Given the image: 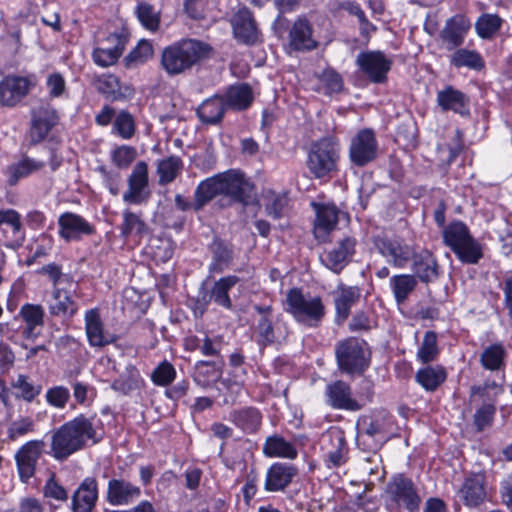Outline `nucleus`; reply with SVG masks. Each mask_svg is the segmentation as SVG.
<instances>
[{
    "instance_id": "obj_19",
    "label": "nucleus",
    "mask_w": 512,
    "mask_h": 512,
    "mask_svg": "<svg viewBox=\"0 0 512 512\" xmlns=\"http://www.w3.org/2000/svg\"><path fill=\"white\" fill-rule=\"evenodd\" d=\"M356 62L361 71L374 83L385 81L392 65V60L380 51L362 52L357 56Z\"/></svg>"
},
{
    "instance_id": "obj_2",
    "label": "nucleus",
    "mask_w": 512,
    "mask_h": 512,
    "mask_svg": "<svg viewBox=\"0 0 512 512\" xmlns=\"http://www.w3.org/2000/svg\"><path fill=\"white\" fill-rule=\"evenodd\" d=\"M88 441L96 443L94 418L83 414L61 425L52 435L51 453L57 460L67 459L83 449Z\"/></svg>"
},
{
    "instance_id": "obj_13",
    "label": "nucleus",
    "mask_w": 512,
    "mask_h": 512,
    "mask_svg": "<svg viewBox=\"0 0 512 512\" xmlns=\"http://www.w3.org/2000/svg\"><path fill=\"white\" fill-rule=\"evenodd\" d=\"M378 155V142L371 129L360 130L351 140L349 146L350 161L363 167L374 161Z\"/></svg>"
},
{
    "instance_id": "obj_10",
    "label": "nucleus",
    "mask_w": 512,
    "mask_h": 512,
    "mask_svg": "<svg viewBox=\"0 0 512 512\" xmlns=\"http://www.w3.org/2000/svg\"><path fill=\"white\" fill-rule=\"evenodd\" d=\"M388 500L399 509L418 511L422 499L413 481L403 474L395 475L387 484Z\"/></svg>"
},
{
    "instance_id": "obj_52",
    "label": "nucleus",
    "mask_w": 512,
    "mask_h": 512,
    "mask_svg": "<svg viewBox=\"0 0 512 512\" xmlns=\"http://www.w3.org/2000/svg\"><path fill=\"white\" fill-rule=\"evenodd\" d=\"M135 14L145 29L151 32L158 30L160 24V12L157 11L154 6L146 2H140L136 6Z\"/></svg>"
},
{
    "instance_id": "obj_43",
    "label": "nucleus",
    "mask_w": 512,
    "mask_h": 512,
    "mask_svg": "<svg viewBox=\"0 0 512 512\" xmlns=\"http://www.w3.org/2000/svg\"><path fill=\"white\" fill-rule=\"evenodd\" d=\"M223 98L227 107L234 110H244L251 105L254 95L250 85L240 83L230 86Z\"/></svg>"
},
{
    "instance_id": "obj_39",
    "label": "nucleus",
    "mask_w": 512,
    "mask_h": 512,
    "mask_svg": "<svg viewBox=\"0 0 512 512\" xmlns=\"http://www.w3.org/2000/svg\"><path fill=\"white\" fill-rule=\"evenodd\" d=\"M107 40L110 41L113 46L99 47L93 51V60L101 67H108L116 63L125 46L124 39L118 34L110 35Z\"/></svg>"
},
{
    "instance_id": "obj_53",
    "label": "nucleus",
    "mask_w": 512,
    "mask_h": 512,
    "mask_svg": "<svg viewBox=\"0 0 512 512\" xmlns=\"http://www.w3.org/2000/svg\"><path fill=\"white\" fill-rule=\"evenodd\" d=\"M11 385L17 391L16 397L27 402L33 401L41 392V386L34 385L27 376L22 374L18 375Z\"/></svg>"
},
{
    "instance_id": "obj_7",
    "label": "nucleus",
    "mask_w": 512,
    "mask_h": 512,
    "mask_svg": "<svg viewBox=\"0 0 512 512\" xmlns=\"http://www.w3.org/2000/svg\"><path fill=\"white\" fill-rule=\"evenodd\" d=\"M443 241L463 263L477 264L483 257L481 244L461 221H454L443 229Z\"/></svg>"
},
{
    "instance_id": "obj_11",
    "label": "nucleus",
    "mask_w": 512,
    "mask_h": 512,
    "mask_svg": "<svg viewBox=\"0 0 512 512\" xmlns=\"http://www.w3.org/2000/svg\"><path fill=\"white\" fill-rule=\"evenodd\" d=\"M359 425L358 439L367 445L368 449L377 450L388 440L391 420L386 414L365 417Z\"/></svg>"
},
{
    "instance_id": "obj_58",
    "label": "nucleus",
    "mask_w": 512,
    "mask_h": 512,
    "mask_svg": "<svg viewBox=\"0 0 512 512\" xmlns=\"http://www.w3.org/2000/svg\"><path fill=\"white\" fill-rule=\"evenodd\" d=\"M96 89L107 98L115 99L120 94L119 80L112 74H102L95 81Z\"/></svg>"
},
{
    "instance_id": "obj_25",
    "label": "nucleus",
    "mask_w": 512,
    "mask_h": 512,
    "mask_svg": "<svg viewBox=\"0 0 512 512\" xmlns=\"http://www.w3.org/2000/svg\"><path fill=\"white\" fill-rule=\"evenodd\" d=\"M325 453V463L328 468L339 467L347 459V442L344 432L340 429L328 431L323 436Z\"/></svg>"
},
{
    "instance_id": "obj_17",
    "label": "nucleus",
    "mask_w": 512,
    "mask_h": 512,
    "mask_svg": "<svg viewBox=\"0 0 512 512\" xmlns=\"http://www.w3.org/2000/svg\"><path fill=\"white\" fill-rule=\"evenodd\" d=\"M25 231L20 214L13 209L0 210V242L7 248L22 246Z\"/></svg>"
},
{
    "instance_id": "obj_15",
    "label": "nucleus",
    "mask_w": 512,
    "mask_h": 512,
    "mask_svg": "<svg viewBox=\"0 0 512 512\" xmlns=\"http://www.w3.org/2000/svg\"><path fill=\"white\" fill-rule=\"evenodd\" d=\"M45 448L43 440H30L23 444L15 453L17 472L23 483H28L35 475L36 465Z\"/></svg>"
},
{
    "instance_id": "obj_27",
    "label": "nucleus",
    "mask_w": 512,
    "mask_h": 512,
    "mask_svg": "<svg viewBox=\"0 0 512 512\" xmlns=\"http://www.w3.org/2000/svg\"><path fill=\"white\" fill-rule=\"evenodd\" d=\"M57 111L49 106H41L33 112L30 128V138L33 143L43 141L51 129L58 123Z\"/></svg>"
},
{
    "instance_id": "obj_14",
    "label": "nucleus",
    "mask_w": 512,
    "mask_h": 512,
    "mask_svg": "<svg viewBox=\"0 0 512 512\" xmlns=\"http://www.w3.org/2000/svg\"><path fill=\"white\" fill-rule=\"evenodd\" d=\"M128 188L123 193V201L128 204L140 205L150 197L148 165L145 161H138L127 179Z\"/></svg>"
},
{
    "instance_id": "obj_31",
    "label": "nucleus",
    "mask_w": 512,
    "mask_h": 512,
    "mask_svg": "<svg viewBox=\"0 0 512 512\" xmlns=\"http://www.w3.org/2000/svg\"><path fill=\"white\" fill-rule=\"evenodd\" d=\"M98 499V483L94 477H86L72 495L73 512H92Z\"/></svg>"
},
{
    "instance_id": "obj_16",
    "label": "nucleus",
    "mask_w": 512,
    "mask_h": 512,
    "mask_svg": "<svg viewBox=\"0 0 512 512\" xmlns=\"http://www.w3.org/2000/svg\"><path fill=\"white\" fill-rule=\"evenodd\" d=\"M377 251L395 268H405L411 260L413 249L398 238L377 237L374 240Z\"/></svg>"
},
{
    "instance_id": "obj_57",
    "label": "nucleus",
    "mask_w": 512,
    "mask_h": 512,
    "mask_svg": "<svg viewBox=\"0 0 512 512\" xmlns=\"http://www.w3.org/2000/svg\"><path fill=\"white\" fill-rule=\"evenodd\" d=\"M175 378L176 370L167 360L160 362L151 374V380L156 386H168Z\"/></svg>"
},
{
    "instance_id": "obj_21",
    "label": "nucleus",
    "mask_w": 512,
    "mask_h": 512,
    "mask_svg": "<svg viewBox=\"0 0 512 512\" xmlns=\"http://www.w3.org/2000/svg\"><path fill=\"white\" fill-rule=\"evenodd\" d=\"M288 47L291 51L308 52L318 47L313 35L312 24L304 17H298L288 33Z\"/></svg>"
},
{
    "instance_id": "obj_55",
    "label": "nucleus",
    "mask_w": 512,
    "mask_h": 512,
    "mask_svg": "<svg viewBox=\"0 0 512 512\" xmlns=\"http://www.w3.org/2000/svg\"><path fill=\"white\" fill-rule=\"evenodd\" d=\"M136 157V148L129 145L118 146L111 152V162L119 169H127Z\"/></svg>"
},
{
    "instance_id": "obj_48",
    "label": "nucleus",
    "mask_w": 512,
    "mask_h": 512,
    "mask_svg": "<svg viewBox=\"0 0 512 512\" xmlns=\"http://www.w3.org/2000/svg\"><path fill=\"white\" fill-rule=\"evenodd\" d=\"M506 351L502 344L495 343L486 347L480 355V363L486 370L498 371L505 366Z\"/></svg>"
},
{
    "instance_id": "obj_8",
    "label": "nucleus",
    "mask_w": 512,
    "mask_h": 512,
    "mask_svg": "<svg viewBox=\"0 0 512 512\" xmlns=\"http://www.w3.org/2000/svg\"><path fill=\"white\" fill-rule=\"evenodd\" d=\"M254 310L258 317L253 326V333L259 347L265 348L286 341L289 336L288 326L285 322L273 319L271 306L255 305Z\"/></svg>"
},
{
    "instance_id": "obj_4",
    "label": "nucleus",
    "mask_w": 512,
    "mask_h": 512,
    "mask_svg": "<svg viewBox=\"0 0 512 512\" xmlns=\"http://www.w3.org/2000/svg\"><path fill=\"white\" fill-rule=\"evenodd\" d=\"M285 311L296 322L306 327H317L326 314V308L320 296L304 294L298 288H292L287 292Z\"/></svg>"
},
{
    "instance_id": "obj_3",
    "label": "nucleus",
    "mask_w": 512,
    "mask_h": 512,
    "mask_svg": "<svg viewBox=\"0 0 512 512\" xmlns=\"http://www.w3.org/2000/svg\"><path fill=\"white\" fill-rule=\"evenodd\" d=\"M211 47L199 40L183 39L162 50L161 67L169 76L185 73L208 58Z\"/></svg>"
},
{
    "instance_id": "obj_50",
    "label": "nucleus",
    "mask_w": 512,
    "mask_h": 512,
    "mask_svg": "<svg viewBox=\"0 0 512 512\" xmlns=\"http://www.w3.org/2000/svg\"><path fill=\"white\" fill-rule=\"evenodd\" d=\"M502 19L497 14L483 13L475 22L477 35L482 39H491L500 30Z\"/></svg>"
},
{
    "instance_id": "obj_6",
    "label": "nucleus",
    "mask_w": 512,
    "mask_h": 512,
    "mask_svg": "<svg viewBox=\"0 0 512 512\" xmlns=\"http://www.w3.org/2000/svg\"><path fill=\"white\" fill-rule=\"evenodd\" d=\"M339 159V142L333 137H324L311 144L306 164L316 179L330 178L338 171Z\"/></svg>"
},
{
    "instance_id": "obj_46",
    "label": "nucleus",
    "mask_w": 512,
    "mask_h": 512,
    "mask_svg": "<svg viewBox=\"0 0 512 512\" xmlns=\"http://www.w3.org/2000/svg\"><path fill=\"white\" fill-rule=\"evenodd\" d=\"M447 374L442 366H426L417 371L416 382L426 391H435L446 379Z\"/></svg>"
},
{
    "instance_id": "obj_49",
    "label": "nucleus",
    "mask_w": 512,
    "mask_h": 512,
    "mask_svg": "<svg viewBox=\"0 0 512 512\" xmlns=\"http://www.w3.org/2000/svg\"><path fill=\"white\" fill-rule=\"evenodd\" d=\"M183 167V162L178 156H170L158 162L157 173L159 184L166 185L174 181Z\"/></svg>"
},
{
    "instance_id": "obj_18",
    "label": "nucleus",
    "mask_w": 512,
    "mask_h": 512,
    "mask_svg": "<svg viewBox=\"0 0 512 512\" xmlns=\"http://www.w3.org/2000/svg\"><path fill=\"white\" fill-rule=\"evenodd\" d=\"M238 281L239 278L234 275L222 277L214 283L209 294L204 292L201 296H198L196 304L201 310V313L207 309L211 301L224 309L232 310L233 305L229 296V291L237 284Z\"/></svg>"
},
{
    "instance_id": "obj_20",
    "label": "nucleus",
    "mask_w": 512,
    "mask_h": 512,
    "mask_svg": "<svg viewBox=\"0 0 512 512\" xmlns=\"http://www.w3.org/2000/svg\"><path fill=\"white\" fill-rule=\"evenodd\" d=\"M355 247L356 240L352 237H345L334 247L325 251L320 256V260L326 268L338 274L351 261L355 254Z\"/></svg>"
},
{
    "instance_id": "obj_60",
    "label": "nucleus",
    "mask_w": 512,
    "mask_h": 512,
    "mask_svg": "<svg viewBox=\"0 0 512 512\" xmlns=\"http://www.w3.org/2000/svg\"><path fill=\"white\" fill-rule=\"evenodd\" d=\"M43 495L46 499L64 503L68 500V491L51 474L43 486Z\"/></svg>"
},
{
    "instance_id": "obj_9",
    "label": "nucleus",
    "mask_w": 512,
    "mask_h": 512,
    "mask_svg": "<svg viewBox=\"0 0 512 512\" xmlns=\"http://www.w3.org/2000/svg\"><path fill=\"white\" fill-rule=\"evenodd\" d=\"M364 390L358 398H354L350 385L342 380H337L326 385L325 401L333 409L359 411L371 401L373 395L369 382L365 383Z\"/></svg>"
},
{
    "instance_id": "obj_47",
    "label": "nucleus",
    "mask_w": 512,
    "mask_h": 512,
    "mask_svg": "<svg viewBox=\"0 0 512 512\" xmlns=\"http://www.w3.org/2000/svg\"><path fill=\"white\" fill-rule=\"evenodd\" d=\"M144 384L145 381L139 371L135 368H130L125 374L120 375L113 381L111 388L123 395H129L142 389Z\"/></svg>"
},
{
    "instance_id": "obj_42",
    "label": "nucleus",
    "mask_w": 512,
    "mask_h": 512,
    "mask_svg": "<svg viewBox=\"0 0 512 512\" xmlns=\"http://www.w3.org/2000/svg\"><path fill=\"white\" fill-rule=\"evenodd\" d=\"M263 454L270 458H285L293 460L297 457L296 447L282 436L272 435L263 444Z\"/></svg>"
},
{
    "instance_id": "obj_56",
    "label": "nucleus",
    "mask_w": 512,
    "mask_h": 512,
    "mask_svg": "<svg viewBox=\"0 0 512 512\" xmlns=\"http://www.w3.org/2000/svg\"><path fill=\"white\" fill-rule=\"evenodd\" d=\"M318 78L322 86L321 89L326 95L338 93L343 88L341 75L331 68L325 69Z\"/></svg>"
},
{
    "instance_id": "obj_32",
    "label": "nucleus",
    "mask_w": 512,
    "mask_h": 512,
    "mask_svg": "<svg viewBox=\"0 0 512 512\" xmlns=\"http://www.w3.org/2000/svg\"><path fill=\"white\" fill-rule=\"evenodd\" d=\"M48 309L52 316L71 319L79 311V304L68 290L54 287Z\"/></svg>"
},
{
    "instance_id": "obj_40",
    "label": "nucleus",
    "mask_w": 512,
    "mask_h": 512,
    "mask_svg": "<svg viewBox=\"0 0 512 512\" xmlns=\"http://www.w3.org/2000/svg\"><path fill=\"white\" fill-rule=\"evenodd\" d=\"M469 25L462 17H453L449 19L441 31V39L448 50L460 46L465 39Z\"/></svg>"
},
{
    "instance_id": "obj_1",
    "label": "nucleus",
    "mask_w": 512,
    "mask_h": 512,
    "mask_svg": "<svg viewBox=\"0 0 512 512\" xmlns=\"http://www.w3.org/2000/svg\"><path fill=\"white\" fill-rule=\"evenodd\" d=\"M254 190L253 183L237 169L218 173L201 181L196 187L195 210L202 209L217 195L247 206L255 200Z\"/></svg>"
},
{
    "instance_id": "obj_54",
    "label": "nucleus",
    "mask_w": 512,
    "mask_h": 512,
    "mask_svg": "<svg viewBox=\"0 0 512 512\" xmlns=\"http://www.w3.org/2000/svg\"><path fill=\"white\" fill-rule=\"evenodd\" d=\"M438 355L437 336L433 331H427L417 352V359L422 363H429Z\"/></svg>"
},
{
    "instance_id": "obj_12",
    "label": "nucleus",
    "mask_w": 512,
    "mask_h": 512,
    "mask_svg": "<svg viewBox=\"0 0 512 512\" xmlns=\"http://www.w3.org/2000/svg\"><path fill=\"white\" fill-rule=\"evenodd\" d=\"M37 77L9 75L0 81V103L15 106L37 85Z\"/></svg>"
},
{
    "instance_id": "obj_38",
    "label": "nucleus",
    "mask_w": 512,
    "mask_h": 512,
    "mask_svg": "<svg viewBox=\"0 0 512 512\" xmlns=\"http://www.w3.org/2000/svg\"><path fill=\"white\" fill-rule=\"evenodd\" d=\"M44 166V161L35 160L30 157H23L21 160L10 164L5 169L7 183L10 186H14L20 179L28 177L34 172L40 171Z\"/></svg>"
},
{
    "instance_id": "obj_62",
    "label": "nucleus",
    "mask_w": 512,
    "mask_h": 512,
    "mask_svg": "<svg viewBox=\"0 0 512 512\" xmlns=\"http://www.w3.org/2000/svg\"><path fill=\"white\" fill-rule=\"evenodd\" d=\"M35 423L30 417H20L13 421L8 428V437L16 440L34 431Z\"/></svg>"
},
{
    "instance_id": "obj_45",
    "label": "nucleus",
    "mask_w": 512,
    "mask_h": 512,
    "mask_svg": "<svg viewBox=\"0 0 512 512\" xmlns=\"http://www.w3.org/2000/svg\"><path fill=\"white\" fill-rule=\"evenodd\" d=\"M389 284L396 303L403 304L415 290L417 279L411 274H398L390 278Z\"/></svg>"
},
{
    "instance_id": "obj_26",
    "label": "nucleus",
    "mask_w": 512,
    "mask_h": 512,
    "mask_svg": "<svg viewBox=\"0 0 512 512\" xmlns=\"http://www.w3.org/2000/svg\"><path fill=\"white\" fill-rule=\"evenodd\" d=\"M59 235L66 241L79 240L94 232L93 226L82 216L65 212L58 218Z\"/></svg>"
},
{
    "instance_id": "obj_35",
    "label": "nucleus",
    "mask_w": 512,
    "mask_h": 512,
    "mask_svg": "<svg viewBox=\"0 0 512 512\" xmlns=\"http://www.w3.org/2000/svg\"><path fill=\"white\" fill-rule=\"evenodd\" d=\"M19 316L25 323L23 335L28 339L38 337L44 325V308L39 304L26 303L21 306Z\"/></svg>"
},
{
    "instance_id": "obj_61",
    "label": "nucleus",
    "mask_w": 512,
    "mask_h": 512,
    "mask_svg": "<svg viewBox=\"0 0 512 512\" xmlns=\"http://www.w3.org/2000/svg\"><path fill=\"white\" fill-rule=\"evenodd\" d=\"M45 399L52 407L63 409L70 399V391L62 385L53 386L46 391Z\"/></svg>"
},
{
    "instance_id": "obj_34",
    "label": "nucleus",
    "mask_w": 512,
    "mask_h": 512,
    "mask_svg": "<svg viewBox=\"0 0 512 512\" xmlns=\"http://www.w3.org/2000/svg\"><path fill=\"white\" fill-rule=\"evenodd\" d=\"M412 270L416 279L421 282L429 283L438 278L439 266L433 254L428 250H421L418 253L413 252L411 257Z\"/></svg>"
},
{
    "instance_id": "obj_30",
    "label": "nucleus",
    "mask_w": 512,
    "mask_h": 512,
    "mask_svg": "<svg viewBox=\"0 0 512 512\" xmlns=\"http://www.w3.org/2000/svg\"><path fill=\"white\" fill-rule=\"evenodd\" d=\"M437 104L443 111H452L463 117L470 114L469 97L462 91L449 85L437 93Z\"/></svg>"
},
{
    "instance_id": "obj_64",
    "label": "nucleus",
    "mask_w": 512,
    "mask_h": 512,
    "mask_svg": "<svg viewBox=\"0 0 512 512\" xmlns=\"http://www.w3.org/2000/svg\"><path fill=\"white\" fill-rule=\"evenodd\" d=\"M46 86L50 98H60L66 93V82L60 73H52L47 77Z\"/></svg>"
},
{
    "instance_id": "obj_41",
    "label": "nucleus",
    "mask_w": 512,
    "mask_h": 512,
    "mask_svg": "<svg viewBox=\"0 0 512 512\" xmlns=\"http://www.w3.org/2000/svg\"><path fill=\"white\" fill-rule=\"evenodd\" d=\"M226 108L227 105L223 97L213 96L201 103L197 108V115L202 123L214 125L222 120Z\"/></svg>"
},
{
    "instance_id": "obj_51",
    "label": "nucleus",
    "mask_w": 512,
    "mask_h": 512,
    "mask_svg": "<svg viewBox=\"0 0 512 512\" xmlns=\"http://www.w3.org/2000/svg\"><path fill=\"white\" fill-rule=\"evenodd\" d=\"M123 222L121 224V234L123 236H143L148 233V226L142 220L141 214L134 213L126 209L122 213Z\"/></svg>"
},
{
    "instance_id": "obj_59",
    "label": "nucleus",
    "mask_w": 512,
    "mask_h": 512,
    "mask_svg": "<svg viewBox=\"0 0 512 512\" xmlns=\"http://www.w3.org/2000/svg\"><path fill=\"white\" fill-rule=\"evenodd\" d=\"M114 131L123 139H130L135 134L133 117L127 111H121L113 123Z\"/></svg>"
},
{
    "instance_id": "obj_44",
    "label": "nucleus",
    "mask_w": 512,
    "mask_h": 512,
    "mask_svg": "<svg viewBox=\"0 0 512 512\" xmlns=\"http://www.w3.org/2000/svg\"><path fill=\"white\" fill-rule=\"evenodd\" d=\"M450 63L456 68H468L473 71H481L485 67L482 55L476 50L459 48L450 56Z\"/></svg>"
},
{
    "instance_id": "obj_24",
    "label": "nucleus",
    "mask_w": 512,
    "mask_h": 512,
    "mask_svg": "<svg viewBox=\"0 0 512 512\" xmlns=\"http://www.w3.org/2000/svg\"><path fill=\"white\" fill-rule=\"evenodd\" d=\"M298 474L295 465L286 462H275L266 471L264 489L267 492L285 490Z\"/></svg>"
},
{
    "instance_id": "obj_23",
    "label": "nucleus",
    "mask_w": 512,
    "mask_h": 512,
    "mask_svg": "<svg viewBox=\"0 0 512 512\" xmlns=\"http://www.w3.org/2000/svg\"><path fill=\"white\" fill-rule=\"evenodd\" d=\"M316 213L313 233L318 241L325 242L336 228L339 220V209L333 204L312 203Z\"/></svg>"
},
{
    "instance_id": "obj_5",
    "label": "nucleus",
    "mask_w": 512,
    "mask_h": 512,
    "mask_svg": "<svg viewBox=\"0 0 512 512\" xmlns=\"http://www.w3.org/2000/svg\"><path fill=\"white\" fill-rule=\"evenodd\" d=\"M335 356L338 369L350 376L362 375L370 366L368 344L356 337H348L336 344Z\"/></svg>"
},
{
    "instance_id": "obj_33",
    "label": "nucleus",
    "mask_w": 512,
    "mask_h": 512,
    "mask_svg": "<svg viewBox=\"0 0 512 512\" xmlns=\"http://www.w3.org/2000/svg\"><path fill=\"white\" fill-rule=\"evenodd\" d=\"M235 37L244 43H253L257 39V26L252 12L247 7L240 8L231 18Z\"/></svg>"
},
{
    "instance_id": "obj_37",
    "label": "nucleus",
    "mask_w": 512,
    "mask_h": 512,
    "mask_svg": "<svg viewBox=\"0 0 512 512\" xmlns=\"http://www.w3.org/2000/svg\"><path fill=\"white\" fill-rule=\"evenodd\" d=\"M484 475L472 474L463 483L460 490L461 498L467 506H478L486 498Z\"/></svg>"
},
{
    "instance_id": "obj_29",
    "label": "nucleus",
    "mask_w": 512,
    "mask_h": 512,
    "mask_svg": "<svg viewBox=\"0 0 512 512\" xmlns=\"http://www.w3.org/2000/svg\"><path fill=\"white\" fill-rule=\"evenodd\" d=\"M335 316L338 323L344 322L351 312V308L359 301L361 290L357 286L339 284L333 291Z\"/></svg>"
},
{
    "instance_id": "obj_28",
    "label": "nucleus",
    "mask_w": 512,
    "mask_h": 512,
    "mask_svg": "<svg viewBox=\"0 0 512 512\" xmlns=\"http://www.w3.org/2000/svg\"><path fill=\"white\" fill-rule=\"evenodd\" d=\"M141 495L137 485L124 480L113 478L107 485V501L113 506H125L133 503Z\"/></svg>"
},
{
    "instance_id": "obj_22",
    "label": "nucleus",
    "mask_w": 512,
    "mask_h": 512,
    "mask_svg": "<svg viewBox=\"0 0 512 512\" xmlns=\"http://www.w3.org/2000/svg\"><path fill=\"white\" fill-rule=\"evenodd\" d=\"M85 332L87 340L92 347H104L114 343L117 336L104 328V323L98 308H92L84 314Z\"/></svg>"
},
{
    "instance_id": "obj_63",
    "label": "nucleus",
    "mask_w": 512,
    "mask_h": 512,
    "mask_svg": "<svg viewBox=\"0 0 512 512\" xmlns=\"http://www.w3.org/2000/svg\"><path fill=\"white\" fill-rule=\"evenodd\" d=\"M71 386L73 389V397L78 404L87 405L94 399L95 389L91 385L81 381H74Z\"/></svg>"
},
{
    "instance_id": "obj_36",
    "label": "nucleus",
    "mask_w": 512,
    "mask_h": 512,
    "mask_svg": "<svg viewBox=\"0 0 512 512\" xmlns=\"http://www.w3.org/2000/svg\"><path fill=\"white\" fill-rule=\"evenodd\" d=\"M262 418L261 412L255 407L235 409L229 415V420L246 434L256 433L261 426Z\"/></svg>"
}]
</instances>
